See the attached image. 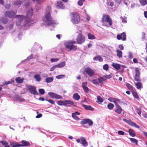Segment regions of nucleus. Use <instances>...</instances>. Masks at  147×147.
I'll return each instance as SVG.
<instances>
[{
	"label": "nucleus",
	"mask_w": 147,
	"mask_h": 147,
	"mask_svg": "<svg viewBox=\"0 0 147 147\" xmlns=\"http://www.w3.org/2000/svg\"><path fill=\"white\" fill-rule=\"evenodd\" d=\"M16 13L13 11H7L5 12V16H7L10 18L15 17L16 19V24L17 26L21 25L22 22L25 18V16L21 15H18L16 16Z\"/></svg>",
	"instance_id": "obj_1"
},
{
	"label": "nucleus",
	"mask_w": 147,
	"mask_h": 147,
	"mask_svg": "<svg viewBox=\"0 0 147 147\" xmlns=\"http://www.w3.org/2000/svg\"><path fill=\"white\" fill-rule=\"evenodd\" d=\"M46 9L48 10V12L45 13V16L42 18L44 24L45 25H51L54 27L55 26L56 24L54 23L53 22L52 18L49 13L51 7L48 6Z\"/></svg>",
	"instance_id": "obj_2"
},
{
	"label": "nucleus",
	"mask_w": 147,
	"mask_h": 147,
	"mask_svg": "<svg viewBox=\"0 0 147 147\" xmlns=\"http://www.w3.org/2000/svg\"><path fill=\"white\" fill-rule=\"evenodd\" d=\"M71 21L74 24H78L80 21V16L77 13H74L70 14Z\"/></svg>",
	"instance_id": "obj_3"
},
{
	"label": "nucleus",
	"mask_w": 147,
	"mask_h": 147,
	"mask_svg": "<svg viewBox=\"0 0 147 147\" xmlns=\"http://www.w3.org/2000/svg\"><path fill=\"white\" fill-rule=\"evenodd\" d=\"M57 104L59 105H63L65 107H70V106L69 105H73L74 102L71 100H67L64 101L59 100L57 102Z\"/></svg>",
	"instance_id": "obj_4"
},
{
	"label": "nucleus",
	"mask_w": 147,
	"mask_h": 147,
	"mask_svg": "<svg viewBox=\"0 0 147 147\" xmlns=\"http://www.w3.org/2000/svg\"><path fill=\"white\" fill-rule=\"evenodd\" d=\"M102 21L103 22L108 23L110 26H111L112 24V20L109 16L108 15H103Z\"/></svg>",
	"instance_id": "obj_5"
},
{
	"label": "nucleus",
	"mask_w": 147,
	"mask_h": 147,
	"mask_svg": "<svg viewBox=\"0 0 147 147\" xmlns=\"http://www.w3.org/2000/svg\"><path fill=\"white\" fill-rule=\"evenodd\" d=\"M27 88L29 90V92L31 94L34 95H37L38 93L36 90V88L32 86H28Z\"/></svg>",
	"instance_id": "obj_6"
},
{
	"label": "nucleus",
	"mask_w": 147,
	"mask_h": 147,
	"mask_svg": "<svg viewBox=\"0 0 147 147\" xmlns=\"http://www.w3.org/2000/svg\"><path fill=\"white\" fill-rule=\"evenodd\" d=\"M76 40L78 44H82L84 42L85 40V37L84 36L81 34H79Z\"/></svg>",
	"instance_id": "obj_7"
},
{
	"label": "nucleus",
	"mask_w": 147,
	"mask_h": 147,
	"mask_svg": "<svg viewBox=\"0 0 147 147\" xmlns=\"http://www.w3.org/2000/svg\"><path fill=\"white\" fill-rule=\"evenodd\" d=\"M123 120L125 122L128 123L129 125L135 127L136 128H139V126L137 125L136 123L133 122L130 120H127L125 119H123Z\"/></svg>",
	"instance_id": "obj_8"
},
{
	"label": "nucleus",
	"mask_w": 147,
	"mask_h": 147,
	"mask_svg": "<svg viewBox=\"0 0 147 147\" xmlns=\"http://www.w3.org/2000/svg\"><path fill=\"white\" fill-rule=\"evenodd\" d=\"M136 74L135 76V80L136 81H140L139 79L140 73L139 69L136 67L135 68Z\"/></svg>",
	"instance_id": "obj_9"
},
{
	"label": "nucleus",
	"mask_w": 147,
	"mask_h": 147,
	"mask_svg": "<svg viewBox=\"0 0 147 147\" xmlns=\"http://www.w3.org/2000/svg\"><path fill=\"white\" fill-rule=\"evenodd\" d=\"M85 71L90 77H92L94 75V71L90 67H87L85 70Z\"/></svg>",
	"instance_id": "obj_10"
},
{
	"label": "nucleus",
	"mask_w": 147,
	"mask_h": 147,
	"mask_svg": "<svg viewBox=\"0 0 147 147\" xmlns=\"http://www.w3.org/2000/svg\"><path fill=\"white\" fill-rule=\"evenodd\" d=\"M48 94L52 98H55L57 99L62 98V97L61 96L54 93L50 92L48 93Z\"/></svg>",
	"instance_id": "obj_11"
},
{
	"label": "nucleus",
	"mask_w": 147,
	"mask_h": 147,
	"mask_svg": "<svg viewBox=\"0 0 147 147\" xmlns=\"http://www.w3.org/2000/svg\"><path fill=\"white\" fill-rule=\"evenodd\" d=\"M81 124H86L88 123L90 126L92 125L93 124V121L89 119H84L81 121Z\"/></svg>",
	"instance_id": "obj_12"
},
{
	"label": "nucleus",
	"mask_w": 147,
	"mask_h": 147,
	"mask_svg": "<svg viewBox=\"0 0 147 147\" xmlns=\"http://www.w3.org/2000/svg\"><path fill=\"white\" fill-rule=\"evenodd\" d=\"M76 42L70 40L65 42L64 45L67 49H69V48L71 47L72 44H74Z\"/></svg>",
	"instance_id": "obj_13"
},
{
	"label": "nucleus",
	"mask_w": 147,
	"mask_h": 147,
	"mask_svg": "<svg viewBox=\"0 0 147 147\" xmlns=\"http://www.w3.org/2000/svg\"><path fill=\"white\" fill-rule=\"evenodd\" d=\"M117 38L118 40L121 39L122 40H125L126 39V35L125 33L123 32L121 34H118L117 36Z\"/></svg>",
	"instance_id": "obj_14"
},
{
	"label": "nucleus",
	"mask_w": 147,
	"mask_h": 147,
	"mask_svg": "<svg viewBox=\"0 0 147 147\" xmlns=\"http://www.w3.org/2000/svg\"><path fill=\"white\" fill-rule=\"evenodd\" d=\"M33 10L31 8L28 10L26 15V17L27 18H30L32 16L33 13Z\"/></svg>",
	"instance_id": "obj_15"
},
{
	"label": "nucleus",
	"mask_w": 147,
	"mask_h": 147,
	"mask_svg": "<svg viewBox=\"0 0 147 147\" xmlns=\"http://www.w3.org/2000/svg\"><path fill=\"white\" fill-rule=\"evenodd\" d=\"M117 109L115 110V112L118 114H120L121 113L122 109L120 106L118 104V103L115 105Z\"/></svg>",
	"instance_id": "obj_16"
},
{
	"label": "nucleus",
	"mask_w": 147,
	"mask_h": 147,
	"mask_svg": "<svg viewBox=\"0 0 147 147\" xmlns=\"http://www.w3.org/2000/svg\"><path fill=\"white\" fill-rule=\"evenodd\" d=\"M81 141L82 142L81 143L84 146H88V144L87 142L86 141L85 138L83 137H81L80 138Z\"/></svg>",
	"instance_id": "obj_17"
},
{
	"label": "nucleus",
	"mask_w": 147,
	"mask_h": 147,
	"mask_svg": "<svg viewBox=\"0 0 147 147\" xmlns=\"http://www.w3.org/2000/svg\"><path fill=\"white\" fill-rule=\"evenodd\" d=\"M108 100L111 102H113L114 103L115 105L118 103H120V100L117 99H115L112 98H108Z\"/></svg>",
	"instance_id": "obj_18"
},
{
	"label": "nucleus",
	"mask_w": 147,
	"mask_h": 147,
	"mask_svg": "<svg viewBox=\"0 0 147 147\" xmlns=\"http://www.w3.org/2000/svg\"><path fill=\"white\" fill-rule=\"evenodd\" d=\"M8 21V19L5 17L1 18L0 20V22L3 24H6Z\"/></svg>",
	"instance_id": "obj_19"
},
{
	"label": "nucleus",
	"mask_w": 147,
	"mask_h": 147,
	"mask_svg": "<svg viewBox=\"0 0 147 147\" xmlns=\"http://www.w3.org/2000/svg\"><path fill=\"white\" fill-rule=\"evenodd\" d=\"M112 66L117 70L121 68V65L116 63H113Z\"/></svg>",
	"instance_id": "obj_20"
},
{
	"label": "nucleus",
	"mask_w": 147,
	"mask_h": 147,
	"mask_svg": "<svg viewBox=\"0 0 147 147\" xmlns=\"http://www.w3.org/2000/svg\"><path fill=\"white\" fill-rule=\"evenodd\" d=\"M15 100L16 101H18L20 102H24L25 100L22 98L21 97L17 96L15 98Z\"/></svg>",
	"instance_id": "obj_21"
},
{
	"label": "nucleus",
	"mask_w": 147,
	"mask_h": 147,
	"mask_svg": "<svg viewBox=\"0 0 147 147\" xmlns=\"http://www.w3.org/2000/svg\"><path fill=\"white\" fill-rule=\"evenodd\" d=\"M57 8H59L62 9H63L64 8V6L63 4V3L61 1H58L57 3Z\"/></svg>",
	"instance_id": "obj_22"
},
{
	"label": "nucleus",
	"mask_w": 147,
	"mask_h": 147,
	"mask_svg": "<svg viewBox=\"0 0 147 147\" xmlns=\"http://www.w3.org/2000/svg\"><path fill=\"white\" fill-rule=\"evenodd\" d=\"M83 107L86 110H91L92 111H93L94 110V109L92 107H91L90 105H83Z\"/></svg>",
	"instance_id": "obj_23"
},
{
	"label": "nucleus",
	"mask_w": 147,
	"mask_h": 147,
	"mask_svg": "<svg viewBox=\"0 0 147 147\" xmlns=\"http://www.w3.org/2000/svg\"><path fill=\"white\" fill-rule=\"evenodd\" d=\"M17 82L19 83H21L23 82L24 79L23 78H21L20 77H18L15 79Z\"/></svg>",
	"instance_id": "obj_24"
},
{
	"label": "nucleus",
	"mask_w": 147,
	"mask_h": 147,
	"mask_svg": "<svg viewBox=\"0 0 147 147\" xmlns=\"http://www.w3.org/2000/svg\"><path fill=\"white\" fill-rule=\"evenodd\" d=\"M34 77L36 80L38 82H40L41 80V78L39 74H36L34 75Z\"/></svg>",
	"instance_id": "obj_25"
},
{
	"label": "nucleus",
	"mask_w": 147,
	"mask_h": 147,
	"mask_svg": "<svg viewBox=\"0 0 147 147\" xmlns=\"http://www.w3.org/2000/svg\"><path fill=\"white\" fill-rule=\"evenodd\" d=\"M21 142L22 144L20 146H29L30 144L29 142L25 140H22Z\"/></svg>",
	"instance_id": "obj_26"
},
{
	"label": "nucleus",
	"mask_w": 147,
	"mask_h": 147,
	"mask_svg": "<svg viewBox=\"0 0 147 147\" xmlns=\"http://www.w3.org/2000/svg\"><path fill=\"white\" fill-rule=\"evenodd\" d=\"M65 65V63L63 62H62L57 65H56L57 68H62L64 67Z\"/></svg>",
	"instance_id": "obj_27"
},
{
	"label": "nucleus",
	"mask_w": 147,
	"mask_h": 147,
	"mask_svg": "<svg viewBox=\"0 0 147 147\" xmlns=\"http://www.w3.org/2000/svg\"><path fill=\"white\" fill-rule=\"evenodd\" d=\"M129 139L132 143H134L136 145H138V141L137 140L133 138H129Z\"/></svg>",
	"instance_id": "obj_28"
},
{
	"label": "nucleus",
	"mask_w": 147,
	"mask_h": 147,
	"mask_svg": "<svg viewBox=\"0 0 147 147\" xmlns=\"http://www.w3.org/2000/svg\"><path fill=\"white\" fill-rule=\"evenodd\" d=\"M117 53V55L120 58L122 57V52L119 49H117L116 50Z\"/></svg>",
	"instance_id": "obj_29"
},
{
	"label": "nucleus",
	"mask_w": 147,
	"mask_h": 147,
	"mask_svg": "<svg viewBox=\"0 0 147 147\" xmlns=\"http://www.w3.org/2000/svg\"><path fill=\"white\" fill-rule=\"evenodd\" d=\"M80 96L78 93H75L73 95V98L75 100H78L80 98Z\"/></svg>",
	"instance_id": "obj_30"
},
{
	"label": "nucleus",
	"mask_w": 147,
	"mask_h": 147,
	"mask_svg": "<svg viewBox=\"0 0 147 147\" xmlns=\"http://www.w3.org/2000/svg\"><path fill=\"white\" fill-rule=\"evenodd\" d=\"M53 80V78L51 77H47L45 79V81L47 83L51 82Z\"/></svg>",
	"instance_id": "obj_31"
},
{
	"label": "nucleus",
	"mask_w": 147,
	"mask_h": 147,
	"mask_svg": "<svg viewBox=\"0 0 147 147\" xmlns=\"http://www.w3.org/2000/svg\"><path fill=\"white\" fill-rule=\"evenodd\" d=\"M93 60L95 61H98L100 62H102L103 61L102 58L100 56L94 57L93 58Z\"/></svg>",
	"instance_id": "obj_32"
},
{
	"label": "nucleus",
	"mask_w": 147,
	"mask_h": 147,
	"mask_svg": "<svg viewBox=\"0 0 147 147\" xmlns=\"http://www.w3.org/2000/svg\"><path fill=\"white\" fill-rule=\"evenodd\" d=\"M129 134L132 137H134L135 136V134L134 133V131L133 130L131 129H129Z\"/></svg>",
	"instance_id": "obj_33"
},
{
	"label": "nucleus",
	"mask_w": 147,
	"mask_h": 147,
	"mask_svg": "<svg viewBox=\"0 0 147 147\" xmlns=\"http://www.w3.org/2000/svg\"><path fill=\"white\" fill-rule=\"evenodd\" d=\"M139 1L141 5L143 6L147 4V0H139Z\"/></svg>",
	"instance_id": "obj_34"
},
{
	"label": "nucleus",
	"mask_w": 147,
	"mask_h": 147,
	"mask_svg": "<svg viewBox=\"0 0 147 147\" xmlns=\"http://www.w3.org/2000/svg\"><path fill=\"white\" fill-rule=\"evenodd\" d=\"M88 38L90 39H94L95 38V36L93 34L89 33L88 34Z\"/></svg>",
	"instance_id": "obj_35"
},
{
	"label": "nucleus",
	"mask_w": 147,
	"mask_h": 147,
	"mask_svg": "<svg viewBox=\"0 0 147 147\" xmlns=\"http://www.w3.org/2000/svg\"><path fill=\"white\" fill-rule=\"evenodd\" d=\"M73 45V44H72L71 47L69 48V49L70 50H76L77 49V47Z\"/></svg>",
	"instance_id": "obj_36"
},
{
	"label": "nucleus",
	"mask_w": 147,
	"mask_h": 147,
	"mask_svg": "<svg viewBox=\"0 0 147 147\" xmlns=\"http://www.w3.org/2000/svg\"><path fill=\"white\" fill-rule=\"evenodd\" d=\"M65 77V76L64 75H60L56 77V78L58 79H60L64 78Z\"/></svg>",
	"instance_id": "obj_37"
},
{
	"label": "nucleus",
	"mask_w": 147,
	"mask_h": 147,
	"mask_svg": "<svg viewBox=\"0 0 147 147\" xmlns=\"http://www.w3.org/2000/svg\"><path fill=\"white\" fill-rule=\"evenodd\" d=\"M72 116L73 118L76 120L78 121L80 120V119L74 113H72Z\"/></svg>",
	"instance_id": "obj_38"
},
{
	"label": "nucleus",
	"mask_w": 147,
	"mask_h": 147,
	"mask_svg": "<svg viewBox=\"0 0 147 147\" xmlns=\"http://www.w3.org/2000/svg\"><path fill=\"white\" fill-rule=\"evenodd\" d=\"M114 107V105L113 104L111 103L108 104L107 105V107L108 109L110 110L112 109Z\"/></svg>",
	"instance_id": "obj_39"
},
{
	"label": "nucleus",
	"mask_w": 147,
	"mask_h": 147,
	"mask_svg": "<svg viewBox=\"0 0 147 147\" xmlns=\"http://www.w3.org/2000/svg\"><path fill=\"white\" fill-rule=\"evenodd\" d=\"M136 85V88L138 89H140L142 86V84L141 83L138 82L135 84Z\"/></svg>",
	"instance_id": "obj_40"
},
{
	"label": "nucleus",
	"mask_w": 147,
	"mask_h": 147,
	"mask_svg": "<svg viewBox=\"0 0 147 147\" xmlns=\"http://www.w3.org/2000/svg\"><path fill=\"white\" fill-rule=\"evenodd\" d=\"M85 0H79L78 2V4L80 6H82L83 4V2Z\"/></svg>",
	"instance_id": "obj_41"
},
{
	"label": "nucleus",
	"mask_w": 147,
	"mask_h": 147,
	"mask_svg": "<svg viewBox=\"0 0 147 147\" xmlns=\"http://www.w3.org/2000/svg\"><path fill=\"white\" fill-rule=\"evenodd\" d=\"M103 69L106 71H107L109 69V66L107 64L104 65L103 66Z\"/></svg>",
	"instance_id": "obj_42"
},
{
	"label": "nucleus",
	"mask_w": 147,
	"mask_h": 147,
	"mask_svg": "<svg viewBox=\"0 0 147 147\" xmlns=\"http://www.w3.org/2000/svg\"><path fill=\"white\" fill-rule=\"evenodd\" d=\"M132 94L137 99H138L139 98V96L136 93L134 92H132Z\"/></svg>",
	"instance_id": "obj_43"
},
{
	"label": "nucleus",
	"mask_w": 147,
	"mask_h": 147,
	"mask_svg": "<svg viewBox=\"0 0 147 147\" xmlns=\"http://www.w3.org/2000/svg\"><path fill=\"white\" fill-rule=\"evenodd\" d=\"M97 100L98 101L100 102H102L104 101V99L102 98H101L100 96H98L97 97Z\"/></svg>",
	"instance_id": "obj_44"
},
{
	"label": "nucleus",
	"mask_w": 147,
	"mask_h": 147,
	"mask_svg": "<svg viewBox=\"0 0 147 147\" xmlns=\"http://www.w3.org/2000/svg\"><path fill=\"white\" fill-rule=\"evenodd\" d=\"M14 82V81L13 80H11V81H9L7 82H5V84L7 85L9 84H12Z\"/></svg>",
	"instance_id": "obj_45"
},
{
	"label": "nucleus",
	"mask_w": 147,
	"mask_h": 147,
	"mask_svg": "<svg viewBox=\"0 0 147 147\" xmlns=\"http://www.w3.org/2000/svg\"><path fill=\"white\" fill-rule=\"evenodd\" d=\"M92 82L93 83V84H94L96 85L99 84V83L98 82V81L97 79L93 80L92 81Z\"/></svg>",
	"instance_id": "obj_46"
},
{
	"label": "nucleus",
	"mask_w": 147,
	"mask_h": 147,
	"mask_svg": "<svg viewBox=\"0 0 147 147\" xmlns=\"http://www.w3.org/2000/svg\"><path fill=\"white\" fill-rule=\"evenodd\" d=\"M21 2V1H18L14 2V4L15 5H18L20 4Z\"/></svg>",
	"instance_id": "obj_47"
},
{
	"label": "nucleus",
	"mask_w": 147,
	"mask_h": 147,
	"mask_svg": "<svg viewBox=\"0 0 147 147\" xmlns=\"http://www.w3.org/2000/svg\"><path fill=\"white\" fill-rule=\"evenodd\" d=\"M39 92L40 93L42 94H43L45 93V90L42 89H40L39 90Z\"/></svg>",
	"instance_id": "obj_48"
},
{
	"label": "nucleus",
	"mask_w": 147,
	"mask_h": 147,
	"mask_svg": "<svg viewBox=\"0 0 147 147\" xmlns=\"http://www.w3.org/2000/svg\"><path fill=\"white\" fill-rule=\"evenodd\" d=\"M97 80H98L99 84L100 83H101L104 80L103 78L102 77L99 78Z\"/></svg>",
	"instance_id": "obj_49"
},
{
	"label": "nucleus",
	"mask_w": 147,
	"mask_h": 147,
	"mask_svg": "<svg viewBox=\"0 0 147 147\" xmlns=\"http://www.w3.org/2000/svg\"><path fill=\"white\" fill-rule=\"evenodd\" d=\"M118 134L120 135H123L125 133L123 131H119L118 132Z\"/></svg>",
	"instance_id": "obj_50"
},
{
	"label": "nucleus",
	"mask_w": 147,
	"mask_h": 147,
	"mask_svg": "<svg viewBox=\"0 0 147 147\" xmlns=\"http://www.w3.org/2000/svg\"><path fill=\"white\" fill-rule=\"evenodd\" d=\"M104 77L107 79H110L112 78V76L111 74L106 75L104 76Z\"/></svg>",
	"instance_id": "obj_51"
},
{
	"label": "nucleus",
	"mask_w": 147,
	"mask_h": 147,
	"mask_svg": "<svg viewBox=\"0 0 147 147\" xmlns=\"http://www.w3.org/2000/svg\"><path fill=\"white\" fill-rule=\"evenodd\" d=\"M46 100H47V101H48V102H49L52 104H54L55 103L54 101L51 99H47Z\"/></svg>",
	"instance_id": "obj_52"
},
{
	"label": "nucleus",
	"mask_w": 147,
	"mask_h": 147,
	"mask_svg": "<svg viewBox=\"0 0 147 147\" xmlns=\"http://www.w3.org/2000/svg\"><path fill=\"white\" fill-rule=\"evenodd\" d=\"M83 88L85 92L88 93V88L87 86Z\"/></svg>",
	"instance_id": "obj_53"
},
{
	"label": "nucleus",
	"mask_w": 147,
	"mask_h": 147,
	"mask_svg": "<svg viewBox=\"0 0 147 147\" xmlns=\"http://www.w3.org/2000/svg\"><path fill=\"white\" fill-rule=\"evenodd\" d=\"M128 56L130 59L133 58V55L130 52H128Z\"/></svg>",
	"instance_id": "obj_54"
},
{
	"label": "nucleus",
	"mask_w": 147,
	"mask_h": 147,
	"mask_svg": "<svg viewBox=\"0 0 147 147\" xmlns=\"http://www.w3.org/2000/svg\"><path fill=\"white\" fill-rule=\"evenodd\" d=\"M126 85L129 89H132V87L128 83Z\"/></svg>",
	"instance_id": "obj_55"
},
{
	"label": "nucleus",
	"mask_w": 147,
	"mask_h": 147,
	"mask_svg": "<svg viewBox=\"0 0 147 147\" xmlns=\"http://www.w3.org/2000/svg\"><path fill=\"white\" fill-rule=\"evenodd\" d=\"M87 84V82H83L82 83V86L83 88H84L85 87H86V85Z\"/></svg>",
	"instance_id": "obj_56"
},
{
	"label": "nucleus",
	"mask_w": 147,
	"mask_h": 147,
	"mask_svg": "<svg viewBox=\"0 0 147 147\" xmlns=\"http://www.w3.org/2000/svg\"><path fill=\"white\" fill-rule=\"evenodd\" d=\"M58 61V59H51V61L52 62H57Z\"/></svg>",
	"instance_id": "obj_57"
},
{
	"label": "nucleus",
	"mask_w": 147,
	"mask_h": 147,
	"mask_svg": "<svg viewBox=\"0 0 147 147\" xmlns=\"http://www.w3.org/2000/svg\"><path fill=\"white\" fill-rule=\"evenodd\" d=\"M136 112L138 113L139 115H140V114H141V111L140 109H136Z\"/></svg>",
	"instance_id": "obj_58"
},
{
	"label": "nucleus",
	"mask_w": 147,
	"mask_h": 147,
	"mask_svg": "<svg viewBox=\"0 0 147 147\" xmlns=\"http://www.w3.org/2000/svg\"><path fill=\"white\" fill-rule=\"evenodd\" d=\"M9 3H8L7 4V5H5L6 8H7L8 9H9L11 6V5Z\"/></svg>",
	"instance_id": "obj_59"
},
{
	"label": "nucleus",
	"mask_w": 147,
	"mask_h": 147,
	"mask_svg": "<svg viewBox=\"0 0 147 147\" xmlns=\"http://www.w3.org/2000/svg\"><path fill=\"white\" fill-rule=\"evenodd\" d=\"M57 68L56 67V65L53 66L52 67L50 71H53L55 68Z\"/></svg>",
	"instance_id": "obj_60"
},
{
	"label": "nucleus",
	"mask_w": 147,
	"mask_h": 147,
	"mask_svg": "<svg viewBox=\"0 0 147 147\" xmlns=\"http://www.w3.org/2000/svg\"><path fill=\"white\" fill-rule=\"evenodd\" d=\"M33 58V55L32 54H31L30 56L28 57L27 59L28 60H29L30 59H32Z\"/></svg>",
	"instance_id": "obj_61"
},
{
	"label": "nucleus",
	"mask_w": 147,
	"mask_h": 147,
	"mask_svg": "<svg viewBox=\"0 0 147 147\" xmlns=\"http://www.w3.org/2000/svg\"><path fill=\"white\" fill-rule=\"evenodd\" d=\"M36 2L38 4H40L43 2V0H36Z\"/></svg>",
	"instance_id": "obj_62"
},
{
	"label": "nucleus",
	"mask_w": 147,
	"mask_h": 147,
	"mask_svg": "<svg viewBox=\"0 0 147 147\" xmlns=\"http://www.w3.org/2000/svg\"><path fill=\"white\" fill-rule=\"evenodd\" d=\"M119 49H121V50H123V49H124L123 46L122 45H119Z\"/></svg>",
	"instance_id": "obj_63"
},
{
	"label": "nucleus",
	"mask_w": 147,
	"mask_h": 147,
	"mask_svg": "<svg viewBox=\"0 0 147 147\" xmlns=\"http://www.w3.org/2000/svg\"><path fill=\"white\" fill-rule=\"evenodd\" d=\"M42 114H40L37 115L36 116V118H39L40 117H42Z\"/></svg>",
	"instance_id": "obj_64"
}]
</instances>
